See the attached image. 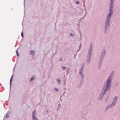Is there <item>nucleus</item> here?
I'll return each mask as SVG.
<instances>
[{"instance_id": "obj_12", "label": "nucleus", "mask_w": 120, "mask_h": 120, "mask_svg": "<svg viewBox=\"0 0 120 120\" xmlns=\"http://www.w3.org/2000/svg\"><path fill=\"white\" fill-rule=\"evenodd\" d=\"M61 68L63 70H64L66 68V67H61Z\"/></svg>"}, {"instance_id": "obj_22", "label": "nucleus", "mask_w": 120, "mask_h": 120, "mask_svg": "<svg viewBox=\"0 0 120 120\" xmlns=\"http://www.w3.org/2000/svg\"><path fill=\"white\" fill-rule=\"evenodd\" d=\"M17 54V56H18L19 55V54L18 53V54Z\"/></svg>"}, {"instance_id": "obj_14", "label": "nucleus", "mask_w": 120, "mask_h": 120, "mask_svg": "<svg viewBox=\"0 0 120 120\" xmlns=\"http://www.w3.org/2000/svg\"><path fill=\"white\" fill-rule=\"evenodd\" d=\"M34 78H33V77H32V78H31L30 79V81H32V80H34Z\"/></svg>"}, {"instance_id": "obj_4", "label": "nucleus", "mask_w": 120, "mask_h": 120, "mask_svg": "<svg viewBox=\"0 0 120 120\" xmlns=\"http://www.w3.org/2000/svg\"><path fill=\"white\" fill-rule=\"evenodd\" d=\"M117 99V97H115L113 99V100L112 101V105L113 106H114L115 104L116 101Z\"/></svg>"}, {"instance_id": "obj_7", "label": "nucleus", "mask_w": 120, "mask_h": 120, "mask_svg": "<svg viewBox=\"0 0 120 120\" xmlns=\"http://www.w3.org/2000/svg\"><path fill=\"white\" fill-rule=\"evenodd\" d=\"M113 105H112V104L111 105H109L106 108V110H107L109 108H110L112 107V106H113Z\"/></svg>"}, {"instance_id": "obj_18", "label": "nucleus", "mask_w": 120, "mask_h": 120, "mask_svg": "<svg viewBox=\"0 0 120 120\" xmlns=\"http://www.w3.org/2000/svg\"><path fill=\"white\" fill-rule=\"evenodd\" d=\"M59 60L60 61H62V59L61 58H60V59H59Z\"/></svg>"}, {"instance_id": "obj_17", "label": "nucleus", "mask_w": 120, "mask_h": 120, "mask_svg": "<svg viewBox=\"0 0 120 120\" xmlns=\"http://www.w3.org/2000/svg\"><path fill=\"white\" fill-rule=\"evenodd\" d=\"M54 89L57 91H58V90L56 88H55Z\"/></svg>"}, {"instance_id": "obj_11", "label": "nucleus", "mask_w": 120, "mask_h": 120, "mask_svg": "<svg viewBox=\"0 0 120 120\" xmlns=\"http://www.w3.org/2000/svg\"><path fill=\"white\" fill-rule=\"evenodd\" d=\"M84 64H83L82 65L81 67V69H82V70H83V69L84 68Z\"/></svg>"}, {"instance_id": "obj_15", "label": "nucleus", "mask_w": 120, "mask_h": 120, "mask_svg": "<svg viewBox=\"0 0 120 120\" xmlns=\"http://www.w3.org/2000/svg\"><path fill=\"white\" fill-rule=\"evenodd\" d=\"M12 76L11 79H10V83H11V81H12V76Z\"/></svg>"}, {"instance_id": "obj_20", "label": "nucleus", "mask_w": 120, "mask_h": 120, "mask_svg": "<svg viewBox=\"0 0 120 120\" xmlns=\"http://www.w3.org/2000/svg\"><path fill=\"white\" fill-rule=\"evenodd\" d=\"M76 3L77 4H79V2L78 1L76 2Z\"/></svg>"}, {"instance_id": "obj_2", "label": "nucleus", "mask_w": 120, "mask_h": 120, "mask_svg": "<svg viewBox=\"0 0 120 120\" xmlns=\"http://www.w3.org/2000/svg\"><path fill=\"white\" fill-rule=\"evenodd\" d=\"M113 75V73H111L110 76H109L106 82V84L105 85L106 87L104 90L103 89L102 91L101 94L100 95L99 100H101L103 96L105 93V92L107 90H109L110 89L109 85L111 82V80L112 78Z\"/></svg>"}, {"instance_id": "obj_1", "label": "nucleus", "mask_w": 120, "mask_h": 120, "mask_svg": "<svg viewBox=\"0 0 120 120\" xmlns=\"http://www.w3.org/2000/svg\"><path fill=\"white\" fill-rule=\"evenodd\" d=\"M114 0H110V3L109 6V13L108 14L107 20L105 23V28L107 29L108 27L109 26V22L111 19V16L113 14V6Z\"/></svg>"}, {"instance_id": "obj_19", "label": "nucleus", "mask_w": 120, "mask_h": 120, "mask_svg": "<svg viewBox=\"0 0 120 120\" xmlns=\"http://www.w3.org/2000/svg\"><path fill=\"white\" fill-rule=\"evenodd\" d=\"M21 36H22V37H23V34H22V32L21 33Z\"/></svg>"}, {"instance_id": "obj_3", "label": "nucleus", "mask_w": 120, "mask_h": 120, "mask_svg": "<svg viewBox=\"0 0 120 120\" xmlns=\"http://www.w3.org/2000/svg\"><path fill=\"white\" fill-rule=\"evenodd\" d=\"M92 46L91 47V49H90V51L89 52V57L88 58V60L89 61H90V57L91 56V52H92Z\"/></svg>"}, {"instance_id": "obj_5", "label": "nucleus", "mask_w": 120, "mask_h": 120, "mask_svg": "<svg viewBox=\"0 0 120 120\" xmlns=\"http://www.w3.org/2000/svg\"><path fill=\"white\" fill-rule=\"evenodd\" d=\"M36 112V110H34L33 111V112L32 114V117H33L34 116H36L35 113Z\"/></svg>"}, {"instance_id": "obj_10", "label": "nucleus", "mask_w": 120, "mask_h": 120, "mask_svg": "<svg viewBox=\"0 0 120 120\" xmlns=\"http://www.w3.org/2000/svg\"><path fill=\"white\" fill-rule=\"evenodd\" d=\"M30 54L33 55V53H34V51L31 50L30 51Z\"/></svg>"}, {"instance_id": "obj_13", "label": "nucleus", "mask_w": 120, "mask_h": 120, "mask_svg": "<svg viewBox=\"0 0 120 120\" xmlns=\"http://www.w3.org/2000/svg\"><path fill=\"white\" fill-rule=\"evenodd\" d=\"M70 34L72 37H73L74 36V34L72 33H70Z\"/></svg>"}, {"instance_id": "obj_9", "label": "nucleus", "mask_w": 120, "mask_h": 120, "mask_svg": "<svg viewBox=\"0 0 120 120\" xmlns=\"http://www.w3.org/2000/svg\"><path fill=\"white\" fill-rule=\"evenodd\" d=\"M32 117L33 120H38L37 118L36 117V116H34Z\"/></svg>"}, {"instance_id": "obj_8", "label": "nucleus", "mask_w": 120, "mask_h": 120, "mask_svg": "<svg viewBox=\"0 0 120 120\" xmlns=\"http://www.w3.org/2000/svg\"><path fill=\"white\" fill-rule=\"evenodd\" d=\"M102 54H101V55L103 56H104L105 55V50H103L102 51Z\"/></svg>"}, {"instance_id": "obj_21", "label": "nucleus", "mask_w": 120, "mask_h": 120, "mask_svg": "<svg viewBox=\"0 0 120 120\" xmlns=\"http://www.w3.org/2000/svg\"><path fill=\"white\" fill-rule=\"evenodd\" d=\"M16 53L17 54H18V51L17 50L16 51Z\"/></svg>"}, {"instance_id": "obj_16", "label": "nucleus", "mask_w": 120, "mask_h": 120, "mask_svg": "<svg viewBox=\"0 0 120 120\" xmlns=\"http://www.w3.org/2000/svg\"><path fill=\"white\" fill-rule=\"evenodd\" d=\"M57 81L59 83V82H60V80L59 79H57Z\"/></svg>"}, {"instance_id": "obj_6", "label": "nucleus", "mask_w": 120, "mask_h": 120, "mask_svg": "<svg viewBox=\"0 0 120 120\" xmlns=\"http://www.w3.org/2000/svg\"><path fill=\"white\" fill-rule=\"evenodd\" d=\"M82 69H81L80 70V71H79V75L81 76L82 78H83V75L82 73Z\"/></svg>"}]
</instances>
